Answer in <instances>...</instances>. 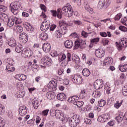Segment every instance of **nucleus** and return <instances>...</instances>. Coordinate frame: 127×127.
I'll list each match as a JSON object with an SVG mask.
<instances>
[{
  "mask_svg": "<svg viewBox=\"0 0 127 127\" xmlns=\"http://www.w3.org/2000/svg\"><path fill=\"white\" fill-rule=\"evenodd\" d=\"M116 121L118 123H122L123 120L124 121H127V119L126 118V116L123 112H120L119 114V116L115 118Z\"/></svg>",
  "mask_w": 127,
  "mask_h": 127,
  "instance_id": "nucleus-15",
  "label": "nucleus"
},
{
  "mask_svg": "<svg viewBox=\"0 0 127 127\" xmlns=\"http://www.w3.org/2000/svg\"><path fill=\"white\" fill-rule=\"evenodd\" d=\"M25 96V92L24 91H18L17 93V98L20 99L21 98H23Z\"/></svg>",
  "mask_w": 127,
  "mask_h": 127,
  "instance_id": "nucleus-32",
  "label": "nucleus"
},
{
  "mask_svg": "<svg viewBox=\"0 0 127 127\" xmlns=\"http://www.w3.org/2000/svg\"><path fill=\"white\" fill-rule=\"evenodd\" d=\"M99 41H100V38H96L91 39L90 41V42L91 44H97L98 42H99Z\"/></svg>",
  "mask_w": 127,
  "mask_h": 127,
  "instance_id": "nucleus-42",
  "label": "nucleus"
},
{
  "mask_svg": "<svg viewBox=\"0 0 127 127\" xmlns=\"http://www.w3.org/2000/svg\"><path fill=\"white\" fill-rule=\"evenodd\" d=\"M102 116H103L105 122H107V120L111 119V115L109 113L103 114Z\"/></svg>",
  "mask_w": 127,
  "mask_h": 127,
  "instance_id": "nucleus-41",
  "label": "nucleus"
},
{
  "mask_svg": "<svg viewBox=\"0 0 127 127\" xmlns=\"http://www.w3.org/2000/svg\"><path fill=\"white\" fill-rule=\"evenodd\" d=\"M123 102H124L123 100L120 102L119 101H116V103L114 104V107L116 108V109H119V108L123 105Z\"/></svg>",
  "mask_w": 127,
  "mask_h": 127,
  "instance_id": "nucleus-40",
  "label": "nucleus"
},
{
  "mask_svg": "<svg viewBox=\"0 0 127 127\" xmlns=\"http://www.w3.org/2000/svg\"><path fill=\"white\" fill-rule=\"evenodd\" d=\"M40 100L38 98H35L32 100V104L34 109H37L39 107L40 103H39Z\"/></svg>",
  "mask_w": 127,
  "mask_h": 127,
  "instance_id": "nucleus-19",
  "label": "nucleus"
},
{
  "mask_svg": "<svg viewBox=\"0 0 127 127\" xmlns=\"http://www.w3.org/2000/svg\"><path fill=\"white\" fill-rule=\"evenodd\" d=\"M122 93L124 96H127V85H126L123 87L122 89Z\"/></svg>",
  "mask_w": 127,
  "mask_h": 127,
  "instance_id": "nucleus-47",
  "label": "nucleus"
},
{
  "mask_svg": "<svg viewBox=\"0 0 127 127\" xmlns=\"http://www.w3.org/2000/svg\"><path fill=\"white\" fill-rule=\"evenodd\" d=\"M80 123V116L79 115H74L69 121V125L71 127H77Z\"/></svg>",
  "mask_w": 127,
  "mask_h": 127,
  "instance_id": "nucleus-3",
  "label": "nucleus"
},
{
  "mask_svg": "<svg viewBox=\"0 0 127 127\" xmlns=\"http://www.w3.org/2000/svg\"><path fill=\"white\" fill-rule=\"evenodd\" d=\"M11 10L15 15L18 14V8L20 7V3L18 1H14L10 3Z\"/></svg>",
  "mask_w": 127,
  "mask_h": 127,
  "instance_id": "nucleus-4",
  "label": "nucleus"
},
{
  "mask_svg": "<svg viewBox=\"0 0 127 127\" xmlns=\"http://www.w3.org/2000/svg\"><path fill=\"white\" fill-rule=\"evenodd\" d=\"M7 8L3 5H0V12H4V11H6Z\"/></svg>",
  "mask_w": 127,
  "mask_h": 127,
  "instance_id": "nucleus-49",
  "label": "nucleus"
},
{
  "mask_svg": "<svg viewBox=\"0 0 127 127\" xmlns=\"http://www.w3.org/2000/svg\"><path fill=\"white\" fill-rule=\"evenodd\" d=\"M50 27V21H47L45 22H43L41 24L40 29L42 31H47V30H49V28Z\"/></svg>",
  "mask_w": 127,
  "mask_h": 127,
  "instance_id": "nucleus-9",
  "label": "nucleus"
},
{
  "mask_svg": "<svg viewBox=\"0 0 127 127\" xmlns=\"http://www.w3.org/2000/svg\"><path fill=\"white\" fill-rule=\"evenodd\" d=\"M15 70V67H13L12 64H8L6 65V71H8L9 73L13 72Z\"/></svg>",
  "mask_w": 127,
  "mask_h": 127,
  "instance_id": "nucleus-21",
  "label": "nucleus"
},
{
  "mask_svg": "<svg viewBox=\"0 0 127 127\" xmlns=\"http://www.w3.org/2000/svg\"><path fill=\"white\" fill-rule=\"evenodd\" d=\"M19 113L20 116H24L27 114V107L25 106H22L19 108Z\"/></svg>",
  "mask_w": 127,
  "mask_h": 127,
  "instance_id": "nucleus-16",
  "label": "nucleus"
},
{
  "mask_svg": "<svg viewBox=\"0 0 127 127\" xmlns=\"http://www.w3.org/2000/svg\"><path fill=\"white\" fill-rule=\"evenodd\" d=\"M57 37V38H60L62 37V34H63L61 31H56Z\"/></svg>",
  "mask_w": 127,
  "mask_h": 127,
  "instance_id": "nucleus-53",
  "label": "nucleus"
},
{
  "mask_svg": "<svg viewBox=\"0 0 127 127\" xmlns=\"http://www.w3.org/2000/svg\"><path fill=\"white\" fill-rule=\"evenodd\" d=\"M74 105L77 106L78 108H81L84 105V102L82 101L76 100L74 102Z\"/></svg>",
  "mask_w": 127,
  "mask_h": 127,
  "instance_id": "nucleus-31",
  "label": "nucleus"
},
{
  "mask_svg": "<svg viewBox=\"0 0 127 127\" xmlns=\"http://www.w3.org/2000/svg\"><path fill=\"white\" fill-rule=\"evenodd\" d=\"M112 88L113 87L109 82H107L104 85V89L106 90V93L108 94V95L111 93V91H112Z\"/></svg>",
  "mask_w": 127,
  "mask_h": 127,
  "instance_id": "nucleus-20",
  "label": "nucleus"
},
{
  "mask_svg": "<svg viewBox=\"0 0 127 127\" xmlns=\"http://www.w3.org/2000/svg\"><path fill=\"white\" fill-rule=\"evenodd\" d=\"M55 116L56 119L58 120H60L62 122H64V123H66V122H67V118L64 116V113H63L62 111L60 110H56L55 111Z\"/></svg>",
  "mask_w": 127,
  "mask_h": 127,
  "instance_id": "nucleus-5",
  "label": "nucleus"
},
{
  "mask_svg": "<svg viewBox=\"0 0 127 127\" xmlns=\"http://www.w3.org/2000/svg\"><path fill=\"white\" fill-rule=\"evenodd\" d=\"M65 59H66V55L65 54L62 55L61 57L60 62H61V61H64V60H65Z\"/></svg>",
  "mask_w": 127,
  "mask_h": 127,
  "instance_id": "nucleus-63",
  "label": "nucleus"
},
{
  "mask_svg": "<svg viewBox=\"0 0 127 127\" xmlns=\"http://www.w3.org/2000/svg\"><path fill=\"white\" fill-rule=\"evenodd\" d=\"M47 87L48 88L49 91H56L57 83H56L55 81H50Z\"/></svg>",
  "mask_w": 127,
  "mask_h": 127,
  "instance_id": "nucleus-13",
  "label": "nucleus"
},
{
  "mask_svg": "<svg viewBox=\"0 0 127 127\" xmlns=\"http://www.w3.org/2000/svg\"><path fill=\"white\" fill-rule=\"evenodd\" d=\"M113 63V59L111 57L106 58L105 62L103 63L104 65H112Z\"/></svg>",
  "mask_w": 127,
  "mask_h": 127,
  "instance_id": "nucleus-25",
  "label": "nucleus"
},
{
  "mask_svg": "<svg viewBox=\"0 0 127 127\" xmlns=\"http://www.w3.org/2000/svg\"><path fill=\"white\" fill-rule=\"evenodd\" d=\"M22 57L24 58H27L28 57H30L32 55V52L31 50L30 49H23L22 51Z\"/></svg>",
  "mask_w": 127,
  "mask_h": 127,
  "instance_id": "nucleus-10",
  "label": "nucleus"
},
{
  "mask_svg": "<svg viewBox=\"0 0 127 127\" xmlns=\"http://www.w3.org/2000/svg\"><path fill=\"white\" fill-rule=\"evenodd\" d=\"M122 13H119L115 17V20H119V19H121L122 18Z\"/></svg>",
  "mask_w": 127,
  "mask_h": 127,
  "instance_id": "nucleus-51",
  "label": "nucleus"
},
{
  "mask_svg": "<svg viewBox=\"0 0 127 127\" xmlns=\"http://www.w3.org/2000/svg\"><path fill=\"white\" fill-rule=\"evenodd\" d=\"M5 111V108L1 104H0V115H4Z\"/></svg>",
  "mask_w": 127,
  "mask_h": 127,
  "instance_id": "nucleus-38",
  "label": "nucleus"
},
{
  "mask_svg": "<svg viewBox=\"0 0 127 127\" xmlns=\"http://www.w3.org/2000/svg\"><path fill=\"white\" fill-rule=\"evenodd\" d=\"M14 18L13 19H8L7 22V25L9 26V27H11V26H13L14 25Z\"/></svg>",
  "mask_w": 127,
  "mask_h": 127,
  "instance_id": "nucleus-34",
  "label": "nucleus"
},
{
  "mask_svg": "<svg viewBox=\"0 0 127 127\" xmlns=\"http://www.w3.org/2000/svg\"><path fill=\"white\" fill-rule=\"evenodd\" d=\"M52 60L48 56H46L41 60V63L44 65H41V67H45V66H50Z\"/></svg>",
  "mask_w": 127,
  "mask_h": 127,
  "instance_id": "nucleus-6",
  "label": "nucleus"
},
{
  "mask_svg": "<svg viewBox=\"0 0 127 127\" xmlns=\"http://www.w3.org/2000/svg\"><path fill=\"white\" fill-rule=\"evenodd\" d=\"M48 113H49V109H46L42 111V114L43 116H47L48 115Z\"/></svg>",
  "mask_w": 127,
  "mask_h": 127,
  "instance_id": "nucleus-55",
  "label": "nucleus"
},
{
  "mask_svg": "<svg viewBox=\"0 0 127 127\" xmlns=\"http://www.w3.org/2000/svg\"><path fill=\"white\" fill-rule=\"evenodd\" d=\"M81 35L84 37H88V33L85 32V31H82L81 33Z\"/></svg>",
  "mask_w": 127,
  "mask_h": 127,
  "instance_id": "nucleus-64",
  "label": "nucleus"
},
{
  "mask_svg": "<svg viewBox=\"0 0 127 127\" xmlns=\"http://www.w3.org/2000/svg\"><path fill=\"white\" fill-rule=\"evenodd\" d=\"M59 26L61 28V30L60 31L63 34H66V33L67 31V27L66 26H67V23H66V21L64 20H61L59 22Z\"/></svg>",
  "mask_w": 127,
  "mask_h": 127,
  "instance_id": "nucleus-7",
  "label": "nucleus"
},
{
  "mask_svg": "<svg viewBox=\"0 0 127 127\" xmlns=\"http://www.w3.org/2000/svg\"><path fill=\"white\" fill-rule=\"evenodd\" d=\"M111 0H99L97 4V7L98 9H103V8H107L111 4Z\"/></svg>",
  "mask_w": 127,
  "mask_h": 127,
  "instance_id": "nucleus-2",
  "label": "nucleus"
},
{
  "mask_svg": "<svg viewBox=\"0 0 127 127\" xmlns=\"http://www.w3.org/2000/svg\"><path fill=\"white\" fill-rule=\"evenodd\" d=\"M66 57L67 59V62L71 61V54L68 53L66 55Z\"/></svg>",
  "mask_w": 127,
  "mask_h": 127,
  "instance_id": "nucleus-62",
  "label": "nucleus"
},
{
  "mask_svg": "<svg viewBox=\"0 0 127 127\" xmlns=\"http://www.w3.org/2000/svg\"><path fill=\"white\" fill-rule=\"evenodd\" d=\"M43 50L46 53H48V52H50V50H51V46H50V44L49 43H44L43 45Z\"/></svg>",
  "mask_w": 127,
  "mask_h": 127,
  "instance_id": "nucleus-18",
  "label": "nucleus"
},
{
  "mask_svg": "<svg viewBox=\"0 0 127 127\" xmlns=\"http://www.w3.org/2000/svg\"><path fill=\"white\" fill-rule=\"evenodd\" d=\"M40 38L43 41L47 40V39H48V34L45 32L42 33L40 35Z\"/></svg>",
  "mask_w": 127,
  "mask_h": 127,
  "instance_id": "nucleus-26",
  "label": "nucleus"
},
{
  "mask_svg": "<svg viewBox=\"0 0 127 127\" xmlns=\"http://www.w3.org/2000/svg\"><path fill=\"white\" fill-rule=\"evenodd\" d=\"M80 42V48L83 49L86 48L87 45H86V41L83 40H79Z\"/></svg>",
  "mask_w": 127,
  "mask_h": 127,
  "instance_id": "nucleus-39",
  "label": "nucleus"
},
{
  "mask_svg": "<svg viewBox=\"0 0 127 127\" xmlns=\"http://www.w3.org/2000/svg\"><path fill=\"white\" fill-rule=\"evenodd\" d=\"M14 20H15L16 24H20L21 23V20L16 17H14Z\"/></svg>",
  "mask_w": 127,
  "mask_h": 127,
  "instance_id": "nucleus-50",
  "label": "nucleus"
},
{
  "mask_svg": "<svg viewBox=\"0 0 127 127\" xmlns=\"http://www.w3.org/2000/svg\"><path fill=\"white\" fill-rule=\"evenodd\" d=\"M27 34L24 33H21L19 35L20 42L22 44H25L27 41L28 40V38L27 37Z\"/></svg>",
  "mask_w": 127,
  "mask_h": 127,
  "instance_id": "nucleus-12",
  "label": "nucleus"
},
{
  "mask_svg": "<svg viewBox=\"0 0 127 127\" xmlns=\"http://www.w3.org/2000/svg\"><path fill=\"white\" fill-rule=\"evenodd\" d=\"M71 80L74 84H77V85L82 84V82H83V78L80 75H75L73 76L72 77Z\"/></svg>",
  "mask_w": 127,
  "mask_h": 127,
  "instance_id": "nucleus-11",
  "label": "nucleus"
},
{
  "mask_svg": "<svg viewBox=\"0 0 127 127\" xmlns=\"http://www.w3.org/2000/svg\"><path fill=\"white\" fill-rule=\"evenodd\" d=\"M64 14L67 17H71L73 15V9H72V6H64L62 9H58L57 16L58 18H62V14Z\"/></svg>",
  "mask_w": 127,
  "mask_h": 127,
  "instance_id": "nucleus-1",
  "label": "nucleus"
},
{
  "mask_svg": "<svg viewBox=\"0 0 127 127\" xmlns=\"http://www.w3.org/2000/svg\"><path fill=\"white\" fill-rule=\"evenodd\" d=\"M119 29L121 30L122 31H124V32H126V31H127V27L124 26H121L119 27Z\"/></svg>",
  "mask_w": 127,
  "mask_h": 127,
  "instance_id": "nucleus-56",
  "label": "nucleus"
},
{
  "mask_svg": "<svg viewBox=\"0 0 127 127\" xmlns=\"http://www.w3.org/2000/svg\"><path fill=\"white\" fill-rule=\"evenodd\" d=\"M59 26L61 28V30L60 31L63 34H66V33L67 31V27L66 26H67V23H66V21L64 20H61L59 22Z\"/></svg>",
  "mask_w": 127,
  "mask_h": 127,
  "instance_id": "nucleus-8",
  "label": "nucleus"
},
{
  "mask_svg": "<svg viewBox=\"0 0 127 127\" xmlns=\"http://www.w3.org/2000/svg\"><path fill=\"white\" fill-rule=\"evenodd\" d=\"M68 102H69V103H73L74 105V103H75V102H76V100L75 99H73V97H70L68 99Z\"/></svg>",
  "mask_w": 127,
  "mask_h": 127,
  "instance_id": "nucleus-61",
  "label": "nucleus"
},
{
  "mask_svg": "<svg viewBox=\"0 0 127 127\" xmlns=\"http://www.w3.org/2000/svg\"><path fill=\"white\" fill-rule=\"evenodd\" d=\"M91 74V72L88 68H84L82 70V75L84 76V77H89Z\"/></svg>",
  "mask_w": 127,
  "mask_h": 127,
  "instance_id": "nucleus-28",
  "label": "nucleus"
},
{
  "mask_svg": "<svg viewBox=\"0 0 127 127\" xmlns=\"http://www.w3.org/2000/svg\"><path fill=\"white\" fill-rule=\"evenodd\" d=\"M95 55L98 58H102L105 56V51L103 49L97 50L95 52Z\"/></svg>",
  "mask_w": 127,
  "mask_h": 127,
  "instance_id": "nucleus-17",
  "label": "nucleus"
},
{
  "mask_svg": "<svg viewBox=\"0 0 127 127\" xmlns=\"http://www.w3.org/2000/svg\"><path fill=\"white\" fill-rule=\"evenodd\" d=\"M122 45V46L124 47H127V39L123 38L120 40V43Z\"/></svg>",
  "mask_w": 127,
  "mask_h": 127,
  "instance_id": "nucleus-33",
  "label": "nucleus"
},
{
  "mask_svg": "<svg viewBox=\"0 0 127 127\" xmlns=\"http://www.w3.org/2000/svg\"><path fill=\"white\" fill-rule=\"evenodd\" d=\"M98 122L99 123H105V119H104V117L103 116V115L99 116L97 119Z\"/></svg>",
  "mask_w": 127,
  "mask_h": 127,
  "instance_id": "nucleus-46",
  "label": "nucleus"
},
{
  "mask_svg": "<svg viewBox=\"0 0 127 127\" xmlns=\"http://www.w3.org/2000/svg\"><path fill=\"white\" fill-rule=\"evenodd\" d=\"M55 93L51 90L50 92H48L46 94V97L49 100H53L55 98Z\"/></svg>",
  "mask_w": 127,
  "mask_h": 127,
  "instance_id": "nucleus-22",
  "label": "nucleus"
},
{
  "mask_svg": "<svg viewBox=\"0 0 127 127\" xmlns=\"http://www.w3.org/2000/svg\"><path fill=\"white\" fill-rule=\"evenodd\" d=\"M115 121H111L108 123V125L110 127H114V126H115Z\"/></svg>",
  "mask_w": 127,
  "mask_h": 127,
  "instance_id": "nucleus-60",
  "label": "nucleus"
},
{
  "mask_svg": "<svg viewBox=\"0 0 127 127\" xmlns=\"http://www.w3.org/2000/svg\"><path fill=\"white\" fill-rule=\"evenodd\" d=\"M73 61H75V63H80V58L76 56L72 57Z\"/></svg>",
  "mask_w": 127,
  "mask_h": 127,
  "instance_id": "nucleus-45",
  "label": "nucleus"
},
{
  "mask_svg": "<svg viewBox=\"0 0 127 127\" xmlns=\"http://www.w3.org/2000/svg\"><path fill=\"white\" fill-rule=\"evenodd\" d=\"M64 46L65 48L70 49V48L73 47V42L71 40H66L64 42Z\"/></svg>",
  "mask_w": 127,
  "mask_h": 127,
  "instance_id": "nucleus-23",
  "label": "nucleus"
},
{
  "mask_svg": "<svg viewBox=\"0 0 127 127\" xmlns=\"http://www.w3.org/2000/svg\"><path fill=\"white\" fill-rule=\"evenodd\" d=\"M119 69L121 72H127V64H125L124 65H119Z\"/></svg>",
  "mask_w": 127,
  "mask_h": 127,
  "instance_id": "nucleus-37",
  "label": "nucleus"
},
{
  "mask_svg": "<svg viewBox=\"0 0 127 127\" xmlns=\"http://www.w3.org/2000/svg\"><path fill=\"white\" fill-rule=\"evenodd\" d=\"M116 46L118 50H122L123 49V47H124L123 45L121 44V43L119 44H117Z\"/></svg>",
  "mask_w": 127,
  "mask_h": 127,
  "instance_id": "nucleus-59",
  "label": "nucleus"
},
{
  "mask_svg": "<svg viewBox=\"0 0 127 127\" xmlns=\"http://www.w3.org/2000/svg\"><path fill=\"white\" fill-rule=\"evenodd\" d=\"M21 49H22V46L19 45V46L16 47L15 51H16L17 53H20V52L22 51Z\"/></svg>",
  "mask_w": 127,
  "mask_h": 127,
  "instance_id": "nucleus-44",
  "label": "nucleus"
},
{
  "mask_svg": "<svg viewBox=\"0 0 127 127\" xmlns=\"http://www.w3.org/2000/svg\"><path fill=\"white\" fill-rule=\"evenodd\" d=\"M79 47H80V40H77L75 42L74 49H78Z\"/></svg>",
  "mask_w": 127,
  "mask_h": 127,
  "instance_id": "nucleus-48",
  "label": "nucleus"
},
{
  "mask_svg": "<svg viewBox=\"0 0 127 127\" xmlns=\"http://www.w3.org/2000/svg\"><path fill=\"white\" fill-rule=\"evenodd\" d=\"M26 29L28 31V32H30L31 33L34 30V28L31 26L30 24L27 23Z\"/></svg>",
  "mask_w": 127,
  "mask_h": 127,
  "instance_id": "nucleus-30",
  "label": "nucleus"
},
{
  "mask_svg": "<svg viewBox=\"0 0 127 127\" xmlns=\"http://www.w3.org/2000/svg\"><path fill=\"white\" fill-rule=\"evenodd\" d=\"M127 17H125L124 18H123L121 19V22L124 24V25H127Z\"/></svg>",
  "mask_w": 127,
  "mask_h": 127,
  "instance_id": "nucleus-52",
  "label": "nucleus"
},
{
  "mask_svg": "<svg viewBox=\"0 0 127 127\" xmlns=\"http://www.w3.org/2000/svg\"><path fill=\"white\" fill-rule=\"evenodd\" d=\"M104 84H103V80L97 79L94 82V89L99 90L101 88H103Z\"/></svg>",
  "mask_w": 127,
  "mask_h": 127,
  "instance_id": "nucleus-14",
  "label": "nucleus"
},
{
  "mask_svg": "<svg viewBox=\"0 0 127 127\" xmlns=\"http://www.w3.org/2000/svg\"><path fill=\"white\" fill-rule=\"evenodd\" d=\"M87 97V93L85 90H81L79 94V98L80 99H85Z\"/></svg>",
  "mask_w": 127,
  "mask_h": 127,
  "instance_id": "nucleus-35",
  "label": "nucleus"
},
{
  "mask_svg": "<svg viewBox=\"0 0 127 127\" xmlns=\"http://www.w3.org/2000/svg\"><path fill=\"white\" fill-rule=\"evenodd\" d=\"M73 22L74 23V24H75L76 25H81V24H82V21L78 20H74Z\"/></svg>",
  "mask_w": 127,
  "mask_h": 127,
  "instance_id": "nucleus-57",
  "label": "nucleus"
},
{
  "mask_svg": "<svg viewBox=\"0 0 127 127\" xmlns=\"http://www.w3.org/2000/svg\"><path fill=\"white\" fill-rule=\"evenodd\" d=\"M40 7L42 10H43V11H46V6L44 5L43 4H41L40 5Z\"/></svg>",
  "mask_w": 127,
  "mask_h": 127,
  "instance_id": "nucleus-58",
  "label": "nucleus"
},
{
  "mask_svg": "<svg viewBox=\"0 0 127 127\" xmlns=\"http://www.w3.org/2000/svg\"><path fill=\"white\" fill-rule=\"evenodd\" d=\"M85 9L88 11L89 13H93L94 11H93V9L90 7V6L88 4H85L84 5Z\"/></svg>",
  "mask_w": 127,
  "mask_h": 127,
  "instance_id": "nucleus-36",
  "label": "nucleus"
},
{
  "mask_svg": "<svg viewBox=\"0 0 127 127\" xmlns=\"http://www.w3.org/2000/svg\"><path fill=\"white\" fill-rule=\"evenodd\" d=\"M101 95H102V93H101V92L98 90L94 91L92 94L93 97L96 98V99L100 98V97H101Z\"/></svg>",
  "mask_w": 127,
  "mask_h": 127,
  "instance_id": "nucleus-29",
  "label": "nucleus"
},
{
  "mask_svg": "<svg viewBox=\"0 0 127 127\" xmlns=\"http://www.w3.org/2000/svg\"><path fill=\"white\" fill-rule=\"evenodd\" d=\"M84 123L85 124H86V125H91V124H92V121L91 120L86 118L84 119Z\"/></svg>",
  "mask_w": 127,
  "mask_h": 127,
  "instance_id": "nucleus-54",
  "label": "nucleus"
},
{
  "mask_svg": "<svg viewBox=\"0 0 127 127\" xmlns=\"http://www.w3.org/2000/svg\"><path fill=\"white\" fill-rule=\"evenodd\" d=\"M57 98L59 101H65L66 100V95L64 93H59L57 95Z\"/></svg>",
  "mask_w": 127,
  "mask_h": 127,
  "instance_id": "nucleus-24",
  "label": "nucleus"
},
{
  "mask_svg": "<svg viewBox=\"0 0 127 127\" xmlns=\"http://www.w3.org/2000/svg\"><path fill=\"white\" fill-rule=\"evenodd\" d=\"M106 104V101L104 100H101V101H98L99 107H104V106H105Z\"/></svg>",
  "mask_w": 127,
  "mask_h": 127,
  "instance_id": "nucleus-43",
  "label": "nucleus"
},
{
  "mask_svg": "<svg viewBox=\"0 0 127 127\" xmlns=\"http://www.w3.org/2000/svg\"><path fill=\"white\" fill-rule=\"evenodd\" d=\"M8 45L11 47H14L16 45V41L13 38H11L8 41Z\"/></svg>",
  "mask_w": 127,
  "mask_h": 127,
  "instance_id": "nucleus-27",
  "label": "nucleus"
}]
</instances>
